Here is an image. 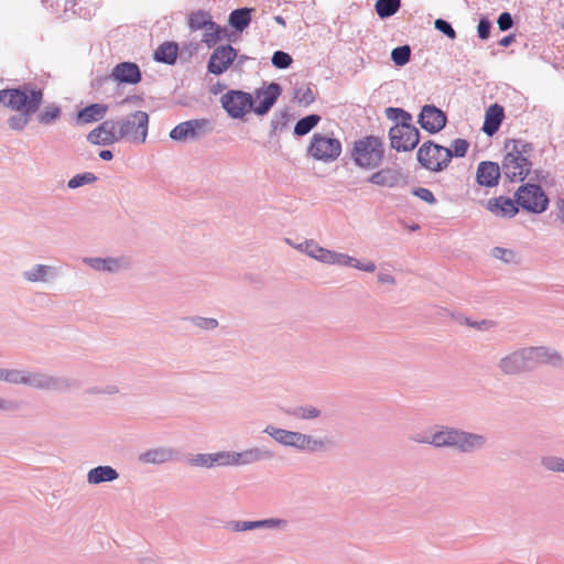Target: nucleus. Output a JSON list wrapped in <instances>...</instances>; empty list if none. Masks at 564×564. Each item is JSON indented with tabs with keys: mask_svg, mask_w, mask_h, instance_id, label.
Returning a JSON list of instances; mask_svg holds the SVG:
<instances>
[{
	"mask_svg": "<svg viewBox=\"0 0 564 564\" xmlns=\"http://www.w3.org/2000/svg\"><path fill=\"white\" fill-rule=\"evenodd\" d=\"M221 106L234 119H242L246 113L253 110V98L249 93L230 90L223 95Z\"/></svg>",
	"mask_w": 564,
	"mask_h": 564,
	"instance_id": "nucleus-11",
	"label": "nucleus"
},
{
	"mask_svg": "<svg viewBox=\"0 0 564 564\" xmlns=\"http://www.w3.org/2000/svg\"><path fill=\"white\" fill-rule=\"evenodd\" d=\"M263 433L272 437L278 444L285 447H293L300 452L316 453L326 448V441L297 431H290L267 425Z\"/></svg>",
	"mask_w": 564,
	"mask_h": 564,
	"instance_id": "nucleus-4",
	"label": "nucleus"
},
{
	"mask_svg": "<svg viewBox=\"0 0 564 564\" xmlns=\"http://www.w3.org/2000/svg\"><path fill=\"white\" fill-rule=\"evenodd\" d=\"M368 182L377 186L392 188L404 185L406 183V176L400 167L388 166L372 173Z\"/></svg>",
	"mask_w": 564,
	"mask_h": 564,
	"instance_id": "nucleus-20",
	"label": "nucleus"
},
{
	"mask_svg": "<svg viewBox=\"0 0 564 564\" xmlns=\"http://www.w3.org/2000/svg\"><path fill=\"white\" fill-rule=\"evenodd\" d=\"M189 322L194 326L206 330H212L218 327V321L212 317L192 316L189 317Z\"/></svg>",
	"mask_w": 564,
	"mask_h": 564,
	"instance_id": "nucleus-51",
	"label": "nucleus"
},
{
	"mask_svg": "<svg viewBox=\"0 0 564 564\" xmlns=\"http://www.w3.org/2000/svg\"><path fill=\"white\" fill-rule=\"evenodd\" d=\"M401 0H378L376 2L377 14L381 18H389L400 9Z\"/></svg>",
	"mask_w": 564,
	"mask_h": 564,
	"instance_id": "nucleus-40",
	"label": "nucleus"
},
{
	"mask_svg": "<svg viewBox=\"0 0 564 564\" xmlns=\"http://www.w3.org/2000/svg\"><path fill=\"white\" fill-rule=\"evenodd\" d=\"M497 367L503 375L508 376L528 371L523 348L513 350L500 358Z\"/></svg>",
	"mask_w": 564,
	"mask_h": 564,
	"instance_id": "nucleus-25",
	"label": "nucleus"
},
{
	"mask_svg": "<svg viewBox=\"0 0 564 564\" xmlns=\"http://www.w3.org/2000/svg\"><path fill=\"white\" fill-rule=\"evenodd\" d=\"M340 153V141L336 138L322 133H314L307 148L308 155L325 163L335 161Z\"/></svg>",
	"mask_w": 564,
	"mask_h": 564,
	"instance_id": "nucleus-8",
	"label": "nucleus"
},
{
	"mask_svg": "<svg viewBox=\"0 0 564 564\" xmlns=\"http://www.w3.org/2000/svg\"><path fill=\"white\" fill-rule=\"evenodd\" d=\"M104 395H115L119 393V387L117 384H107L102 387Z\"/></svg>",
	"mask_w": 564,
	"mask_h": 564,
	"instance_id": "nucleus-61",
	"label": "nucleus"
},
{
	"mask_svg": "<svg viewBox=\"0 0 564 564\" xmlns=\"http://www.w3.org/2000/svg\"><path fill=\"white\" fill-rule=\"evenodd\" d=\"M86 478L89 485L97 486L116 481L119 478V473L109 465H100L88 470Z\"/></svg>",
	"mask_w": 564,
	"mask_h": 564,
	"instance_id": "nucleus-28",
	"label": "nucleus"
},
{
	"mask_svg": "<svg viewBox=\"0 0 564 564\" xmlns=\"http://www.w3.org/2000/svg\"><path fill=\"white\" fill-rule=\"evenodd\" d=\"M517 202L508 197L491 198L487 203V208L498 217L511 218L518 213Z\"/></svg>",
	"mask_w": 564,
	"mask_h": 564,
	"instance_id": "nucleus-27",
	"label": "nucleus"
},
{
	"mask_svg": "<svg viewBox=\"0 0 564 564\" xmlns=\"http://www.w3.org/2000/svg\"><path fill=\"white\" fill-rule=\"evenodd\" d=\"M490 29H491L490 21L487 18L480 19L478 26H477L478 36L481 40H487L490 35Z\"/></svg>",
	"mask_w": 564,
	"mask_h": 564,
	"instance_id": "nucleus-58",
	"label": "nucleus"
},
{
	"mask_svg": "<svg viewBox=\"0 0 564 564\" xmlns=\"http://www.w3.org/2000/svg\"><path fill=\"white\" fill-rule=\"evenodd\" d=\"M271 61L273 66L281 69L288 68L292 64L290 54L282 51L274 52Z\"/></svg>",
	"mask_w": 564,
	"mask_h": 564,
	"instance_id": "nucleus-52",
	"label": "nucleus"
},
{
	"mask_svg": "<svg viewBox=\"0 0 564 564\" xmlns=\"http://www.w3.org/2000/svg\"><path fill=\"white\" fill-rule=\"evenodd\" d=\"M497 23L500 31H507L512 28L513 19L509 12H503L499 15Z\"/></svg>",
	"mask_w": 564,
	"mask_h": 564,
	"instance_id": "nucleus-59",
	"label": "nucleus"
},
{
	"mask_svg": "<svg viewBox=\"0 0 564 564\" xmlns=\"http://www.w3.org/2000/svg\"><path fill=\"white\" fill-rule=\"evenodd\" d=\"M85 393L88 395H104L102 387H90Z\"/></svg>",
	"mask_w": 564,
	"mask_h": 564,
	"instance_id": "nucleus-64",
	"label": "nucleus"
},
{
	"mask_svg": "<svg viewBox=\"0 0 564 564\" xmlns=\"http://www.w3.org/2000/svg\"><path fill=\"white\" fill-rule=\"evenodd\" d=\"M87 141L104 147L120 142L116 120L102 121L87 134Z\"/></svg>",
	"mask_w": 564,
	"mask_h": 564,
	"instance_id": "nucleus-18",
	"label": "nucleus"
},
{
	"mask_svg": "<svg viewBox=\"0 0 564 564\" xmlns=\"http://www.w3.org/2000/svg\"><path fill=\"white\" fill-rule=\"evenodd\" d=\"M178 46L175 43L166 42L158 47L154 58L165 64H174L177 58Z\"/></svg>",
	"mask_w": 564,
	"mask_h": 564,
	"instance_id": "nucleus-35",
	"label": "nucleus"
},
{
	"mask_svg": "<svg viewBox=\"0 0 564 564\" xmlns=\"http://www.w3.org/2000/svg\"><path fill=\"white\" fill-rule=\"evenodd\" d=\"M491 256L495 259L501 260L505 263H517L518 254L516 251L507 248L495 247L491 250Z\"/></svg>",
	"mask_w": 564,
	"mask_h": 564,
	"instance_id": "nucleus-49",
	"label": "nucleus"
},
{
	"mask_svg": "<svg viewBox=\"0 0 564 564\" xmlns=\"http://www.w3.org/2000/svg\"><path fill=\"white\" fill-rule=\"evenodd\" d=\"M434 26L437 31L442 32L449 39L454 40L456 37V32L453 26L443 19H436L434 22Z\"/></svg>",
	"mask_w": 564,
	"mask_h": 564,
	"instance_id": "nucleus-54",
	"label": "nucleus"
},
{
	"mask_svg": "<svg viewBox=\"0 0 564 564\" xmlns=\"http://www.w3.org/2000/svg\"><path fill=\"white\" fill-rule=\"evenodd\" d=\"M225 528L231 532H246L257 529L285 530L288 528V521L281 518H269L256 521L231 520L226 523Z\"/></svg>",
	"mask_w": 564,
	"mask_h": 564,
	"instance_id": "nucleus-16",
	"label": "nucleus"
},
{
	"mask_svg": "<svg viewBox=\"0 0 564 564\" xmlns=\"http://www.w3.org/2000/svg\"><path fill=\"white\" fill-rule=\"evenodd\" d=\"M294 99L300 105L308 106V105H311L314 101L315 96H314V93L311 89V87H308L306 85H301V86L295 88Z\"/></svg>",
	"mask_w": 564,
	"mask_h": 564,
	"instance_id": "nucleus-46",
	"label": "nucleus"
},
{
	"mask_svg": "<svg viewBox=\"0 0 564 564\" xmlns=\"http://www.w3.org/2000/svg\"><path fill=\"white\" fill-rule=\"evenodd\" d=\"M352 268L357 269L359 271H362V272L373 273L377 269V265L371 260L361 261V260L355 258Z\"/></svg>",
	"mask_w": 564,
	"mask_h": 564,
	"instance_id": "nucleus-56",
	"label": "nucleus"
},
{
	"mask_svg": "<svg viewBox=\"0 0 564 564\" xmlns=\"http://www.w3.org/2000/svg\"><path fill=\"white\" fill-rule=\"evenodd\" d=\"M487 442V436L484 434L471 433L457 429L454 449L460 453L470 454L485 448Z\"/></svg>",
	"mask_w": 564,
	"mask_h": 564,
	"instance_id": "nucleus-19",
	"label": "nucleus"
},
{
	"mask_svg": "<svg viewBox=\"0 0 564 564\" xmlns=\"http://www.w3.org/2000/svg\"><path fill=\"white\" fill-rule=\"evenodd\" d=\"M377 282L380 284H388L394 286L397 284L395 278L387 270H380L377 274Z\"/></svg>",
	"mask_w": 564,
	"mask_h": 564,
	"instance_id": "nucleus-60",
	"label": "nucleus"
},
{
	"mask_svg": "<svg viewBox=\"0 0 564 564\" xmlns=\"http://www.w3.org/2000/svg\"><path fill=\"white\" fill-rule=\"evenodd\" d=\"M210 130V123L206 119H194L178 123L170 132V138L175 141L195 140Z\"/></svg>",
	"mask_w": 564,
	"mask_h": 564,
	"instance_id": "nucleus-15",
	"label": "nucleus"
},
{
	"mask_svg": "<svg viewBox=\"0 0 564 564\" xmlns=\"http://www.w3.org/2000/svg\"><path fill=\"white\" fill-rule=\"evenodd\" d=\"M83 263L97 272L118 274L132 268L131 257L120 254L117 257H85Z\"/></svg>",
	"mask_w": 564,
	"mask_h": 564,
	"instance_id": "nucleus-10",
	"label": "nucleus"
},
{
	"mask_svg": "<svg viewBox=\"0 0 564 564\" xmlns=\"http://www.w3.org/2000/svg\"><path fill=\"white\" fill-rule=\"evenodd\" d=\"M236 467L235 451H219L213 453V468Z\"/></svg>",
	"mask_w": 564,
	"mask_h": 564,
	"instance_id": "nucleus-42",
	"label": "nucleus"
},
{
	"mask_svg": "<svg viewBox=\"0 0 564 564\" xmlns=\"http://www.w3.org/2000/svg\"><path fill=\"white\" fill-rule=\"evenodd\" d=\"M96 181H97V176L94 173L85 172V173L77 174V175L73 176L67 182V187L69 189H76V188H78L80 186L93 184Z\"/></svg>",
	"mask_w": 564,
	"mask_h": 564,
	"instance_id": "nucleus-44",
	"label": "nucleus"
},
{
	"mask_svg": "<svg viewBox=\"0 0 564 564\" xmlns=\"http://www.w3.org/2000/svg\"><path fill=\"white\" fill-rule=\"evenodd\" d=\"M355 257L348 253L328 250L324 264L352 268Z\"/></svg>",
	"mask_w": 564,
	"mask_h": 564,
	"instance_id": "nucleus-37",
	"label": "nucleus"
},
{
	"mask_svg": "<svg viewBox=\"0 0 564 564\" xmlns=\"http://www.w3.org/2000/svg\"><path fill=\"white\" fill-rule=\"evenodd\" d=\"M508 153L502 161V171L510 181H523L530 173L532 163L530 156L532 154V145L522 140L511 141V145L507 144Z\"/></svg>",
	"mask_w": 564,
	"mask_h": 564,
	"instance_id": "nucleus-3",
	"label": "nucleus"
},
{
	"mask_svg": "<svg viewBox=\"0 0 564 564\" xmlns=\"http://www.w3.org/2000/svg\"><path fill=\"white\" fill-rule=\"evenodd\" d=\"M61 116V109L57 106L45 107L37 116V120L42 124H51Z\"/></svg>",
	"mask_w": 564,
	"mask_h": 564,
	"instance_id": "nucleus-48",
	"label": "nucleus"
},
{
	"mask_svg": "<svg viewBox=\"0 0 564 564\" xmlns=\"http://www.w3.org/2000/svg\"><path fill=\"white\" fill-rule=\"evenodd\" d=\"M413 195L431 205L436 203V198L434 197V194L429 188L417 187V188L413 189Z\"/></svg>",
	"mask_w": 564,
	"mask_h": 564,
	"instance_id": "nucleus-55",
	"label": "nucleus"
},
{
	"mask_svg": "<svg viewBox=\"0 0 564 564\" xmlns=\"http://www.w3.org/2000/svg\"><path fill=\"white\" fill-rule=\"evenodd\" d=\"M286 241H288V243L293 246L296 250L304 252L310 258H312L318 262H322V263L325 262V259H326V256H327V252L329 249L321 247L315 240L306 239L303 242L297 243V245L291 243V241L289 239Z\"/></svg>",
	"mask_w": 564,
	"mask_h": 564,
	"instance_id": "nucleus-32",
	"label": "nucleus"
},
{
	"mask_svg": "<svg viewBox=\"0 0 564 564\" xmlns=\"http://www.w3.org/2000/svg\"><path fill=\"white\" fill-rule=\"evenodd\" d=\"M21 278L28 284L48 285L59 278V270L51 264L32 263L21 272Z\"/></svg>",
	"mask_w": 564,
	"mask_h": 564,
	"instance_id": "nucleus-14",
	"label": "nucleus"
},
{
	"mask_svg": "<svg viewBox=\"0 0 564 564\" xmlns=\"http://www.w3.org/2000/svg\"><path fill=\"white\" fill-rule=\"evenodd\" d=\"M540 464L546 471L564 473V459L555 455H544L540 459Z\"/></svg>",
	"mask_w": 564,
	"mask_h": 564,
	"instance_id": "nucleus-41",
	"label": "nucleus"
},
{
	"mask_svg": "<svg viewBox=\"0 0 564 564\" xmlns=\"http://www.w3.org/2000/svg\"><path fill=\"white\" fill-rule=\"evenodd\" d=\"M281 93V86L276 83H271L262 89H257L256 99H259L260 102L257 106H253L254 113L258 116L268 113L278 100Z\"/></svg>",
	"mask_w": 564,
	"mask_h": 564,
	"instance_id": "nucleus-24",
	"label": "nucleus"
},
{
	"mask_svg": "<svg viewBox=\"0 0 564 564\" xmlns=\"http://www.w3.org/2000/svg\"><path fill=\"white\" fill-rule=\"evenodd\" d=\"M188 26L192 31L203 30L213 26V20L209 13L205 11H196L189 15Z\"/></svg>",
	"mask_w": 564,
	"mask_h": 564,
	"instance_id": "nucleus-38",
	"label": "nucleus"
},
{
	"mask_svg": "<svg viewBox=\"0 0 564 564\" xmlns=\"http://www.w3.org/2000/svg\"><path fill=\"white\" fill-rule=\"evenodd\" d=\"M43 101V91L30 85L20 88L0 90V104L19 113L8 119V126L15 131L23 130Z\"/></svg>",
	"mask_w": 564,
	"mask_h": 564,
	"instance_id": "nucleus-2",
	"label": "nucleus"
},
{
	"mask_svg": "<svg viewBox=\"0 0 564 564\" xmlns=\"http://www.w3.org/2000/svg\"><path fill=\"white\" fill-rule=\"evenodd\" d=\"M457 429L451 426H441L430 432L429 445L434 447L454 448Z\"/></svg>",
	"mask_w": 564,
	"mask_h": 564,
	"instance_id": "nucleus-29",
	"label": "nucleus"
},
{
	"mask_svg": "<svg viewBox=\"0 0 564 564\" xmlns=\"http://www.w3.org/2000/svg\"><path fill=\"white\" fill-rule=\"evenodd\" d=\"M386 113L388 119L397 122L395 124H410L412 121V116L401 108H387Z\"/></svg>",
	"mask_w": 564,
	"mask_h": 564,
	"instance_id": "nucleus-47",
	"label": "nucleus"
},
{
	"mask_svg": "<svg viewBox=\"0 0 564 564\" xmlns=\"http://www.w3.org/2000/svg\"><path fill=\"white\" fill-rule=\"evenodd\" d=\"M120 141L142 144L145 142L149 129V116L145 111L137 110L116 119Z\"/></svg>",
	"mask_w": 564,
	"mask_h": 564,
	"instance_id": "nucleus-6",
	"label": "nucleus"
},
{
	"mask_svg": "<svg viewBox=\"0 0 564 564\" xmlns=\"http://www.w3.org/2000/svg\"><path fill=\"white\" fill-rule=\"evenodd\" d=\"M391 147L397 151L413 150L420 142V132L412 124H395L389 131Z\"/></svg>",
	"mask_w": 564,
	"mask_h": 564,
	"instance_id": "nucleus-12",
	"label": "nucleus"
},
{
	"mask_svg": "<svg viewBox=\"0 0 564 564\" xmlns=\"http://www.w3.org/2000/svg\"><path fill=\"white\" fill-rule=\"evenodd\" d=\"M274 453L262 446L248 447L241 452H235V464L236 467L248 466L258 464L261 462L272 460Z\"/></svg>",
	"mask_w": 564,
	"mask_h": 564,
	"instance_id": "nucleus-22",
	"label": "nucleus"
},
{
	"mask_svg": "<svg viewBox=\"0 0 564 564\" xmlns=\"http://www.w3.org/2000/svg\"><path fill=\"white\" fill-rule=\"evenodd\" d=\"M419 123L424 130L435 133L445 127L446 116L435 106L425 105L419 115Z\"/></svg>",
	"mask_w": 564,
	"mask_h": 564,
	"instance_id": "nucleus-23",
	"label": "nucleus"
},
{
	"mask_svg": "<svg viewBox=\"0 0 564 564\" xmlns=\"http://www.w3.org/2000/svg\"><path fill=\"white\" fill-rule=\"evenodd\" d=\"M468 148H469V143L465 139H455L452 142L451 148H448V149L451 150L452 158L453 156L463 158V156H465Z\"/></svg>",
	"mask_w": 564,
	"mask_h": 564,
	"instance_id": "nucleus-53",
	"label": "nucleus"
},
{
	"mask_svg": "<svg viewBox=\"0 0 564 564\" xmlns=\"http://www.w3.org/2000/svg\"><path fill=\"white\" fill-rule=\"evenodd\" d=\"M411 57V48L409 45L395 47L391 52V59L397 66H404Z\"/></svg>",
	"mask_w": 564,
	"mask_h": 564,
	"instance_id": "nucleus-45",
	"label": "nucleus"
},
{
	"mask_svg": "<svg viewBox=\"0 0 564 564\" xmlns=\"http://www.w3.org/2000/svg\"><path fill=\"white\" fill-rule=\"evenodd\" d=\"M500 177V167L494 162H481L477 169V182L482 186H495Z\"/></svg>",
	"mask_w": 564,
	"mask_h": 564,
	"instance_id": "nucleus-30",
	"label": "nucleus"
},
{
	"mask_svg": "<svg viewBox=\"0 0 564 564\" xmlns=\"http://www.w3.org/2000/svg\"><path fill=\"white\" fill-rule=\"evenodd\" d=\"M253 9L241 8L234 10L229 15V23L237 31H243L251 22Z\"/></svg>",
	"mask_w": 564,
	"mask_h": 564,
	"instance_id": "nucleus-34",
	"label": "nucleus"
},
{
	"mask_svg": "<svg viewBox=\"0 0 564 564\" xmlns=\"http://www.w3.org/2000/svg\"><path fill=\"white\" fill-rule=\"evenodd\" d=\"M503 117H505L503 108L501 106H499L498 104L491 105L486 110L482 131L488 135L495 134L498 131Z\"/></svg>",
	"mask_w": 564,
	"mask_h": 564,
	"instance_id": "nucleus-31",
	"label": "nucleus"
},
{
	"mask_svg": "<svg viewBox=\"0 0 564 564\" xmlns=\"http://www.w3.org/2000/svg\"><path fill=\"white\" fill-rule=\"evenodd\" d=\"M188 465L199 468H213V453H199L187 458Z\"/></svg>",
	"mask_w": 564,
	"mask_h": 564,
	"instance_id": "nucleus-43",
	"label": "nucleus"
},
{
	"mask_svg": "<svg viewBox=\"0 0 564 564\" xmlns=\"http://www.w3.org/2000/svg\"><path fill=\"white\" fill-rule=\"evenodd\" d=\"M416 156L423 167L433 172L443 171L452 160L449 149L432 141L423 143L417 150Z\"/></svg>",
	"mask_w": 564,
	"mask_h": 564,
	"instance_id": "nucleus-7",
	"label": "nucleus"
},
{
	"mask_svg": "<svg viewBox=\"0 0 564 564\" xmlns=\"http://www.w3.org/2000/svg\"><path fill=\"white\" fill-rule=\"evenodd\" d=\"M516 202L523 209L534 214L543 213L549 206L547 196L541 186L535 184L520 186L516 193Z\"/></svg>",
	"mask_w": 564,
	"mask_h": 564,
	"instance_id": "nucleus-9",
	"label": "nucleus"
},
{
	"mask_svg": "<svg viewBox=\"0 0 564 564\" xmlns=\"http://www.w3.org/2000/svg\"><path fill=\"white\" fill-rule=\"evenodd\" d=\"M178 451L170 446H159L149 448L138 456V460L145 465H162L173 460H177Z\"/></svg>",
	"mask_w": 564,
	"mask_h": 564,
	"instance_id": "nucleus-21",
	"label": "nucleus"
},
{
	"mask_svg": "<svg viewBox=\"0 0 564 564\" xmlns=\"http://www.w3.org/2000/svg\"><path fill=\"white\" fill-rule=\"evenodd\" d=\"M12 410H14L13 402L0 397V411L9 412Z\"/></svg>",
	"mask_w": 564,
	"mask_h": 564,
	"instance_id": "nucleus-62",
	"label": "nucleus"
},
{
	"mask_svg": "<svg viewBox=\"0 0 564 564\" xmlns=\"http://www.w3.org/2000/svg\"><path fill=\"white\" fill-rule=\"evenodd\" d=\"M290 414L297 420L313 421L322 416V410L314 405L306 404L294 408Z\"/></svg>",
	"mask_w": 564,
	"mask_h": 564,
	"instance_id": "nucleus-36",
	"label": "nucleus"
},
{
	"mask_svg": "<svg viewBox=\"0 0 564 564\" xmlns=\"http://www.w3.org/2000/svg\"><path fill=\"white\" fill-rule=\"evenodd\" d=\"M319 121L321 117L318 115H308L301 118L294 127V134L300 137L307 134L318 124Z\"/></svg>",
	"mask_w": 564,
	"mask_h": 564,
	"instance_id": "nucleus-39",
	"label": "nucleus"
},
{
	"mask_svg": "<svg viewBox=\"0 0 564 564\" xmlns=\"http://www.w3.org/2000/svg\"><path fill=\"white\" fill-rule=\"evenodd\" d=\"M465 324L471 328H476L478 330H488L495 326V322L489 319L481 321H471L469 318L465 319Z\"/></svg>",
	"mask_w": 564,
	"mask_h": 564,
	"instance_id": "nucleus-57",
	"label": "nucleus"
},
{
	"mask_svg": "<svg viewBox=\"0 0 564 564\" xmlns=\"http://www.w3.org/2000/svg\"><path fill=\"white\" fill-rule=\"evenodd\" d=\"M0 382L13 386H25L36 390L72 392L79 388L77 379L65 376H53L42 370L22 368H1Z\"/></svg>",
	"mask_w": 564,
	"mask_h": 564,
	"instance_id": "nucleus-1",
	"label": "nucleus"
},
{
	"mask_svg": "<svg viewBox=\"0 0 564 564\" xmlns=\"http://www.w3.org/2000/svg\"><path fill=\"white\" fill-rule=\"evenodd\" d=\"M237 57V51L231 45H220L210 54L207 69L214 75H221L228 70Z\"/></svg>",
	"mask_w": 564,
	"mask_h": 564,
	"instance_id": "nucleus-17",
	"label": "nucleus"
},
{
	"mask_svg": "<svg viewBox=\"0 0 564 564\" xmlns=\"http://www.w3.org/2000/svg\"><path fill=\"white\" fill-rule=\"evenodd\" d=\"M108 111V106L104 104H91L77 113V120L80 123H91L97 122L106 116Z\"/></svg>",
	"mask_w": 564,
	"mask_h": 564,
	"instance_id": "nucleus-33",
	"label": "nucleus"
},
{
	"mask_svg": "<svg viewBox=\"0 0 564 564\" xmlns=\"http://www.w3.org/2000/svg\"><path fill=\"white\" fill-rule=\"evenodd\" d=\"M527 369L532 370L542 365L561 366L562 356L553 348L546 346L524 347Z\"/></svg>",
	"mask_w": 564,
	"mask_h": 564,
	"instance_id": "nucleus-13",
	"label": "nucleus"
},
{
	"mask_svg": "<svg viewBox=\"0 0 564 564\" xmlns=\"http://www.w3.org/2000/svg\"><path fill=\"white\" fill-rule=\"evenodd\" d=\"M384 155V145L380 138L364 137L354 142L351 159L362 170H375L380 166Z\"/></svg>",
	"mask_w": 564,
	"mask_h": 564,
	"instance_id": "nucleus-5",
	"label": "nucleus"
},
{
	"mask_svg": "<svg viewBox=\"0 0 564 564\" xmlns=\"http://www.w3.org/2000/svg\"><path fill=\"white\" fill-rule=\"evenodd\" d=\"M111 76L115 80L134 85L141 80V72L135 63L123 62L115 66Z\"/></svg>",
	"mask_w": 564,
	"mask_h": 564,
	"instance_id": "nucleus-26",
	"label": "nucleus"
},
{
	"mask_svg": "<svg viewBox=\"0 0 564 564\" xmlns=\"http://www.w3.org/2000/svg\"><path fill=\"white\" fill-rule=\"evenodd\" d=\"M411 440L415 443H420V444H429V441H430V433L425 434V435H414L411 437Z\"/></svg>",
	"mask_w": 564,
	"mask_h": 564,
	"instance_id": "nucleus-63",
	"label": "nucleus"
},
{
	"mask_svg": "<svg viewBox=\"0 0 564 564\" xmlns=\"http://www.w3.org/2000/svg\"><path fill=\"white\" fill-rule=\"evenodd\" d=\"M203 30H204V34H203L202 42L205 43L208 47L214 46L220 39V32H221L220 26L217 25L213 21L212 28L207 26L206 29H203Z\"/></svg>",
	"mask_w": 564,
	"mask_h": 564,
	"instance_id": "nucleus-50",
	"label": "nucleus"
}]
</instances>
